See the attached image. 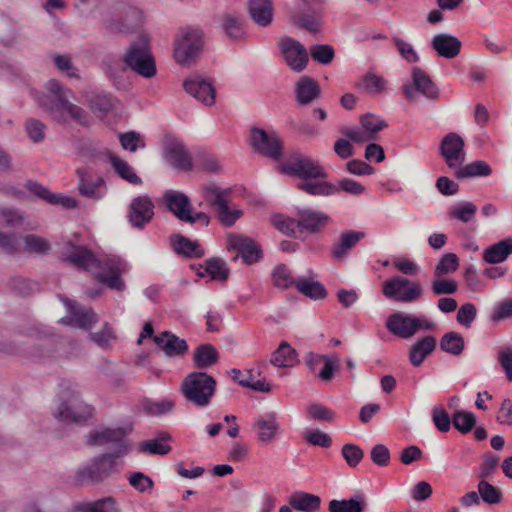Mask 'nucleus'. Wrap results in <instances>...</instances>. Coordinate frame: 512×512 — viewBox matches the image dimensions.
Masks as SVG:
<instances>
[{
  "instance_id": "nucleus-1",
  "label": "nucleus",
  "mask_w": 512,
  "mask_h": 512,
  "mask_svg": "<svg viewBox=\"0 0 512 512\" xmlns=\"http://www.w3.org/2000/svg\"><path fill=\"white\" fill-rule=\"evenodd\" d=\"M62 259L77 268L94 271L97 280L112 290L122 292L126 288L121 275L127 272L128 265L118 256L99 260L87 247L67 242L62 249Z\"/></svg>"
},
{
  "instance_id": "nucleus-2",
  "label": "nucleus",
  "mask_w": 512,
  "mask_h": 512,
  "mask_svg": "<svg viewBox=\"0 0 512 512\" xmlns=\"http://www.w3.org/2000/svg\"><path fill=\"white\" fill-rule=\"evenodd\" d=\"M46 88L48 93L37 97V102L54 121L60 124L66 123L65 113H67L78 124L89 125L87 112L70 101V98H74L71 89L65 88L56 79L49 80Z\"/></svg>"
},
{
  "instance_id": "nucleus-3",
  "label": "nucleus",
  "mask_w": 512,
  "mask_h": 512,
  "mask_svg": "<svg viewBox=\"0 0 512 512\" xmlns=\"http://www.w3.org/2000/svg\"><path fill=\"white\" fill-rule=\"evenodd\" d=\"M217 382L204 371L189 373L180 386L183 397L196 407H207L216 392Z\"/></svg>"
},
{
  "instance_id": "nucleus-4",
  "label": "nucleus",
  "mask_w": 512,
  "mask_h": 512,
  "mask_svg": "<svg viewBox=\"0 0 512 512\" xmlns=\"http://www.w3.org/2000/svg\"><path fill=\"white\" fill-rule=\"evenodd\" d=\"M123 61L128 70L144 78H152L157 73L155 58L145 38L130 43L123 54Z\"/></svg>"
},
{
  "instance_id": "nucleus-5",
  "label": "nucleus",
  "mask_w": 512,
  "mask_h": 512,
  "mask_svg": "<svg viewBox=\"0 0 512 512\" xmlns=\"http://www.w3.org/2000/svg\"><path fill=\"white\" fill-rule=\"evenodd\" d=\"M116 460V458L108 453L93 457L89 463L77 470L75 483L77 485H85L103 482L115 472Z\"/></svg>"
},
{
  "instance_id": "nucleus-6",
  "label": "nucleus",
  "mask_w": 512,
  "mask_h": 512,
  "mask_svg": "<svg viewBox=\"0 0 512 512\" xmlns=\"http://www.w3.org/2000/svg\"><path fill=\"white\" fill-rule=\"evenodd\" d=\"M203 32L196 27L179 28L174 41V58L181 65H188L202 50Z\"/></svg>"
},
{
  "instance_id": "nucleus-7",
  "label": "nucleus",
  "mask_w": 512,
  "mask_h": 512,
  "mask_svg": "<svg viewBox=\"0 0 512 512\" xmlns=\"http://www.w3.org/2000/svg\"><path fill=\"white\" fill-rule=\"evenodd\" d=\"M280 170L284 174L303 180V182L327 178V172L318 161L301 153L290 155L281 165Z\"/></svg>"
},
{
  "instance_id": "nucleus-8",
  "label": "nucleus",
  "mask_w": 512,
  "mask_h": 512,
  "mask_svg": "<svg viewBox=\"0 0 512 512\" xmlns=\"http://www.w3.org/2000/svg\"><path fill=\"white\" fill-rule=\"evenodd\" d=\"M229 190H223L217 185L203 186V197L211 208L215 211L218 220L222 225L231 227L239 219L243 212L240 209H231L228 206L227 195Z\"/></svg>"
},
{
  "instance_id": "nucleus-9",
  "label": "nucleus",
  "mask_w": 512,
  "mask_h": 512,
  "mask_svg": "<svg viewBox=\"0 0 512 512\" xmlns=\"http://www.w3.org/2000/svg\"><path fill=\"white\" fill-rule=\"evenodd\" d=\"M129 431L126 428H104L99 431L90 432L86 443L89 446L111 445L112 452L108 454L118 459L125 456L130 450V443L126 439Z\"/></svg>"
},
{
  "instance_id": "nucleus-10",
  "label": "nucleus",
  "mask_w": 512,
  "mask_h": 512,
  "mask_svg": "<svg viewBox=\"0 0 512 512\" xmlns=\"http://www.w3.org/2000/svg\"><path fill=\"white\" fill-rule=\"evenodd\" d=\"M411 83H405L402 91L405 98L410 102H417L419 94L429 100L439 98V89L430 76L420 67H413L411 70Z\"/></svg>"
},
{
  "instance_id": "nucleus-11",
  "label": "nucleus",
  "mask_w": 512,
  "mask_h": 512,
  "mask_svg": "<svg viewBox=\"0 0 512 512\" xmlns=\"http://www.w3.org/2000/svg\"><path fill=\"white\" fill-rule=\"evenodd\" d=\"M250 144L264 157L277 161L283 155V143L275 131H266L258 127H252Z\"/></svg>"
},
{
  "instance_id": "nucleus-12",
  "label": "nucleus",
  "mask_w": 512,
  "mask_h": 512,
  "mask_svg": "<svg viewBox=\"0 0 512 512\" xmlns=\"http://www.w3.org/2000/svg\"><path fill=\"white\" fill-rule=\"evenodd\" d=\"M423 289L417 282H411L409 279L395 276L387 280L383 285V294L389 299L400 302H413L422 296Z\"/></svg>"
},
{
  "instance_id": "nucleus-13",
  "label": "nucleus",
  "mask_w": 512,
  "mask_h": 512,
  "mask_svg": "<svg viewBox=\"0 0 512 512\" xmlns=\"http://www.w3.org/2000/svg\"><path fill=\"white\" fill-rule=\"evenodd\" d=\"M61 301L65 304L68 314L61 319V322L74 328L90 330L99 320L93 309L82 306L73 302L66 296H60Z\"/></svg>"
},
{
  "instance_id": "nucleus-14",
  "label": "nucleus",
  "mask_w": 512,
  "mask_h": 512,
  "mask_svg": "<svg viewBox=\"0 0 512 512\" xmlns=\"http://www.w3.org/2000/svg\"><path fill=\"white\" fill-rule=\"evenodd\" d=\"M93 414V408L80 401L77 397H72L60 403L55 412V417L64 423L85 424Z\"/></svg>"
},
{
  "instance_id": "nucleus-15",
  "label": "nucleus",
  "mask_w": 512,
  "mask_h": 512,
  "mask_svg": "<svg viewBox=\"0 0 512 512\" xmlns=\"http://www.w3.org/2000/svg\"><path fill=\"white\" fill-rule=\"evenodd\" d=\"M227 247L236 252L233 261L241 257L245 264L252 265L262 258V250L258 243L241 234H230Z\"/></svg>"
},
{
  "instance_id": "nucleus-16",
  "label": "nucleus",
  "mask_w": 512,
  "mask_h": 512,
  "mask_svg": "<svg viewBox=\"0 0 512 512\" xmlns=\"http://www.w3.org/2000/svg\"><path fill=\"white\" fill-rule=\"evenodd\" d=\"M279 47L287 65L295 72L303 71L308 64L309 56L306 48L297 40L284 36Z\"/></svg>"
},
{
  "instance_id": "nucleus-17",
  "label": "nucleus",
  "mask_w": 512,
  "mask_h": 512,
  "mask_svg": "<svg viewBox=\"0 0 512 512\" xmlns=\"http://www.w3.org/2000/svg\"><path fill=\"white\" fill-rule=\"evenodd\" d=\"M464 146L463 138L455 132H450L443 137L440 143V155L449 168L456 169L462 166L465 161Z\"/></svg>"
},
{
  "instance_id": "nucleus-18",
  "label": "nucleus",
  "mask_w": 512,
  "mask_h": 512,
  "mask_svg": "<svg viewBox=\"0 0 512 512\" xmlns=\"http://www.w3.org/2000/svg\"><path fill=\"white\" fill-rule=\"evenodd\" d=\"M154 203L148 195L132 199L128 208V221L137 229H143L154 217Z\"/></svg>"
},
{
  "instance_id": "nucleus-19",
  "label": "nucleus",
  "mask_w": 512,
  "mask_h": 512,
  "mask_svg": "<svg viewBox=\"0 0 512 512\" xmlns=\"http://www.w3.org/2000/svg\"><path fill=\"white\" fill-rule=\"evenodd\" d=\"M386 328L399 338L409 339L418 332V317L403 312L393 313L386 320Z\"/></svg>"
},
{
  "instance_id": "nucleus-20",
  "label": "nucleus",
  "mask_w": 512,
  "mask_h": 512,
  "mask_svg": "<svg viewBox=\"0 0 512 512\" xmlns=\"http://www.w3.org/2000/svg\"><path fill=\"white\" fill-rule=\"evenodd\" d=\"M183 87L189 95L205 105L211 106L215 103V88L210 81L201 75H193L185 79Z\"/></svg>"
},
{
  "instance_id": "nucleus-21",
  "label": "nucleus",
  "mask_w": 512,
  "mask_h": 512,
  "mask_svg": "<svg viewBox=\"0 0 512 512\" xmlns=\"http://www.w3.org/2000/svg\"><path fill=\"white\" fill-rule=\"evenodd\" d=\"M76 174L78 177L77 189L81 196L93 200H99L104 196L106 184L103 177L98 176L93 180L90 172L85 168H78Z\"/></svg>"
},
{
  "instance_id": "nucleus-22",
  "label": "nucleus",
  "mask_w": 512,
  "mask_h": 512,
  "mask_svg": "<svg viewBox=\"0 0 512 512\" xmlns=\"http://www.w3.org/2000/svg\"><path fill=\"white\" fill-rule=\"evenodd\" d=\"M163 200L167 209L173 213L178 220H190L188 212L193 211V206L190 198L186 194L176 190H167L163 195Z\"/></svg>"
},
{
  "instance_id": "nucleus-23",
  "label": "nucleus",
  "mask_w": 512,
  "mask_h": 512,
  "mask_svg": "<svg viewBox=\"0 0 512 512\" xmlns=\"http://www.w3.org/2000/svg\"><path fill=\"white\" fill-rule=\"evenodd\" d=\"M252 429L256 433L257 441L262 444L273 442L280 433V425L274 413L259 417L252 424Z\"/></svg>"
},
{
  "instance_id": "nucleus-24",
  "label": "nucleus",
  "mask_w": 512,
  "mask_h": 512,
  "mask_svg": "<svg viewBox=\"0 0 512 512\" xmlns=\"http://www.w3.org/2000/svg\"><path fill=\"white\" fill-rule=\"evenodd\" d=\"M101 68L116 89L125 87L124 75L128 68L123 61V57L119 58L114 54H107L101 61Z\"/></svg>"
},
{
  "instance_id": "nucleus-25",
  "label": "nucleus",
  "mask_w": 512,
  "mask_h": 512,
  "mask_svg": "<svg viewBox=\"0 0 512 512\" xmlns=\"http://www.w3.org/2000/svg\"><path fill=\"white\" fill-rule=\"evenodd\" d=\"M153 341L168 357L183 356L189 349L185 339H181L169 331L154 336Z\"/></svg>"
},
{
  "instance_id": "nucleus-26",
  "label": "nucleus",
  "mask_w": 512,
  "mask_h": 512,
  "mask_svg": "<svg viewBox=\"0 0 512 512\" xmlns=\"http://www.w3.org/2000/svg\"><path fill=\"white\" fill-rule=\"evenodd\" d=\"M431 47L440 57L453 59L460 54L462 42L451 34L439 33L432 38Z\"/></svg>"
},
{
  "instance_id": "nucleus-27",
  "label": "nucleus",
  "mask_w": 512,
  "mask_h": 512,
  "mask_svg": "<svg viewBox=\"0 0 512 512\" xmlns=\"http://www.w3.org/2000/svg\"><path fill=\"white\" fill-rule=\"evenodd\" d=\"M321 95L319 83L312 77L304 75L295 85V98L299 105H309Z\"/></svg>"
},
{
  "instance_id": "nucleus-28",
  "label": "nucleus",
  "mask_w": 512,
  "mask_h": 512,
  "mask_svg": "<svg viewBox=\"0 0 512 512\" xmlns=\"http://www.w3.org/2000/svg\"><path fill=\"white\" fill-rule=\"evenodd\" d=\"M296 215L298 217L299 228L307 230L310 233L319 232L330 221L329 215L310 208L299 209Z\"/></svg>"
},
{
  "instance_id": "nucleus-29",
  "label": "nucleus",
  "mask_w": 512,
  "mask_h": 512,
  "mask_svg": "<svg viewBox=\"0 0 512 512\" xmlns=\"http://www.w3.org/2000/svg\"><path fill=\"white\" fill-rule=\"evenodd\" d=\"M166 155L169 162L179 170L190 171L193 167L191 155L181 142H170L166 146Z\"/></svg>"
},
{
  "instance_id": "nucleus-30",
  "label": "nucleus",
  "mask_w": 512,
  "mask_h": 512,
  "mask_svg": "<svg viewBox=\"0 0 512 512\" xmlns=\"http://www.w3.org/2000/svg\"><path fill=\"white\" fill-rule=\"evenodd\" d=\"M437 347V340L432 335H426L418 339L409 350V361L414 367L422 365L427 356H429Z\"/></svg>"
},
{
  "instance_id": "nucleus-31",
  "label": "nucleus",
  "mask_w": 512,
  "mask_h": 512,
  "mask_svg": "<svg viewBox=\"0 0 512 512\" xmlns=\"http://www.w3.org/2000/svg\"><path fill=\"white\" fill-rule=\"evenodd\" d=\"M170 243L174 251L185 258H201L204 256V249L197 241H192L181 234L170 236Z\"/></svg>"
},
{
  "instance_id": "nucleus-32",
  "label": "nucleus",
  "mask_w": 512,
  "mask_h": 512,
  "mask_svg": "<svg viewBox=\"0 0 512 512\" xmlns=\"http://www.w3.org/2000/svg\"><path fill=\"white\" fill-rule=\"evenodd\" d=\"M365 237L362 231L345 230L343 231L338 241L333 245L332 256L335 259H342L347 256L349 251L354 248L358 242Z\"/></svg>"
},
{
  "instance_id": "nucleus-33",
  "label": "nucleus",
  "mask_w": 512,
  "mask_h": 512,
  "mask_svg": "<svg viewBox=\"0 0 512 512\" xmlns=\"http://www.w3.org/2000/svg\"><path fill=\"white\" fill-rule=\"evenodd\" d=\"M367 500L363 493H355L348 499L336 500L329 502V512H365L367 509Z\"/></svg>"
},
{
  "instance_id": "nucleus-34",
  "label": "nucleus",
  "mask_w": 512,
  "mask_h": 512,
  "mask_svg": "<svg viewBox=\"0 0 512 512\" xmlns=\"http://www.w3.org/2000/svg\"><path fill=\"white\" fill-rule=\"evenodd\" d=\"M512 254V237L504 238L483 251V260L489 264L504 262Z\"/></svg>"
},
{
  "instance_id": "nucleus-35",
  "label": "nucleus",
  "mask_w": 512,
  "mask_h": 512,
  "mask_svg": "<svg viewBox=\"0 0 512 512\" xmlns=\"http://www.w3.org/2000/svg\"><path fill=\"white\" fill-rule=\"evenodd\" d=\"M248 11L253 21L259 26H268L273 19L271 0H249Z\"/></svg>"
},
{
  "instance_id": "nucleus-36",
  "label": "nucleus",
  "mask_w": 512,
  "mask_h": 512,
  "mask_svg": "<svg viewBox=\"0 0 512 512\" xmlns=\"http://www.w3.org/2000/svg\"><path fill=\"white\" fill-rule=\"evenodd\" d=\"M219 361L217 349L209 343H203L197 346L193 353L194 367L199 370L207 369Z\"/></svg>"
},
{
  "instance_id": "nucleus-37",
  "label": "nucleus",
  "mask_w": 512,
  "mask_h": 512,
  "mask_svg": "<svg viewBox=\"0 0 512 512\" xmlns=\"http://www.w3.org/2000/svg\"><path fill=\"white\" fill-rule=\"evenodd\" d=\"M297 189L312 196H332L339 193V187L336 184L325 181L324 179L308 180L297 184Z\"/></svg>"
},
{
  "instance_id": "nucleus-38",
  "label": "nucleus",
  "mask_w": 512,
  "mask_h": 512,
  "mask_svg": "<svg viewBox=\"0 0 512 512\" xmlns=\"http://www.w3.org/2000/svg\"><path fill=\"white\" fill-rule=\"evenodd\" d=\"M298 362L296 350L286 341L280 343L270 359V363L279 368L292 367Z\"/></svg>"
},
{
  "instance_id": "nucleus-39",
  "label": "nucleus",
  "mask_w": 512,
  "mask_h": 512,
  "mask_svg": "<svg viewBox=\"0 0 512 512\" xmlns=\"http://www.w3.org/2000/svg\"><path fill=\"white\" fill-rule=\"evenodd\" d=\"M105 153L108 156L114 171L119 177L133 185L142 184L141 178L125 160L121 159L109 150H106Z\"/></svg>"
},
{
  "instance_id": "nucleus-40",
  "label": "nucleus",
  "mask_w": 512,
  "mask_h": 512,
  "mask_svg": "<svg viewBox=\"0 0 512 512\" xmlns=\"http://www.w3.org/2000/svg\"><path fill=\"white\" fill-rule=\"evenodd\" d=\"M87 105L97 116H104L114 108V98L109 93L93 92L87 95Z\"/></svg>"
},
{
  "instance_id": "nucleus-41",
  "label": "nucleus",
  "mask_w": 512,
  "mask_h": 512,
  "mask_svg": "<svg viewBox=\"0 0 512 512\" xmlns=\"http://www.w3.org/2000/svg\"><path fill=\"white\" fill-rule=\"evenodd\" d=\"M296 289L298 292L312 300H322L328 295L324 285L312 278H298L296 279Z\"/></svg>"
},
{
  "instance_id": "nucleus-42",
  "label": "nucleus",
  "mask_w": 512,
  "mask_h": 512,
  "mask_svg": "<svg viewBox=\"0 0 512 512\" xmlns=\"http://www.w3.org/2000/svg\"><path fill=\"white\" fill-rule=\"evenodd\" d=\"M197 274L200 277H204L207 274L212 280L225 282L229 277L230 270L223 259L212 257L205 261L204 271H198Z\"/></svg>"
},
{
  "instance_id": "nucleus-43",
  "label": "nucleus",
  "mask_w": 512,
  "mask_h": 512,
  "mask_svg": "<svg viewBox=\"0 0 512 512\" xmlns=\"http://www.w3.org/2000/svg\"><path fill=\"white\" fill-rule=\"evenodd\" d=\"M288 502L292 508L302 512L317 511L321 505L319 496L306 492H299L290 496Z\"/></svg>"
},
{
  "instance_id": "nucleus-44",
  "label": "nucleus",
  "mask_w": 512,
  "mask_h": 512,
  "mask_svg": "<svg viewBox=\"0 0 512 512\" xmlns=\"http://www.w3.org/2000/svg\"><path fill=\"white\" fill-rule=\"evenodd\" d=\"M0 351L33 358H41L45 356V352L39 345L30 342H24L21 345H16L14 343L8 342H1Z\"/></svg>"
},
{
  "instance_id": "nucleus-45",
  "label": "nucleus",
  "mask_w": 512,
  "mask_h": 512,
  "mask_svg": "<svg viewBox=\"0 0 512 512\" xmlns=\"http://www.w3.org/2000/svg\"><path fill=\"white\" fill-rule=\"evenodd\" d=\"M439 347L445 353L460 356L465 349V341L460 333L450 331L441 337Z\"/></svg>"
},
{
  "instance_id": "nucleus-46",
  "label": "nucleus",
  "mask_w": 512,
  "mask_h": 512,
  "mask_svg": "<svg viewBox=\"0 0 512 512\" xmlns=\"http://www.w3.org/2000/svg\"><path fill=\"white\" fill-rule=\"evenodd\" d=\"M171 436L167 432H162L155 439L146 440L140 443V451L153 455H166L171 451V446L167 442Z\"/></svg>"
},
{
  "instance_id": "nucleus-47",
  "label": "nucleus",
  "mask_w": 512,
  "mask_h": 512,
  "mask_svg": "<svg viewBox=\"0 0 512 512\" xmlns=\"http://www.w3.org/2000/svg\"><path fill=\"white\" fill-rule=\"evenodd\" d=\"M492 173V169L488 163L482 160L473 161L465 166L456 168L455 176L458 179L471 177H485Z\"/></svg>"
},
{
  "instance_id": "nucleus-48",
  "label": "nucleus",
  "mask_w": 512,
  "mask_h": 512,
  "mask_svg": "<svg viewBox=\"0 0 512 512\" xmlns=\"http://www.w3.org/2000/svg\"><path fill=\"white\" fill-rule=\"evenodd\" d=\"M230 375L234 381L238 382V384L243 387L264 393H269L271 391V385L266 383L264 379L256 381L253 380L254 376L251 370L247 372V377L242 379L240 378L241 371L239 369L233 368L230 371Z\"/></svg>"
},
{
  "instance_id": "nucleus-49",
  "label": "nucleus",
  "mask_w": 512,
  "mask_h": 512,
  "mask_svg": "<svg viewBox=\"0 0 512 512\" xmlns=\"http://www.w3.org/2000/svg\"><path fill=\"white\" fill-rule=\"evenodd\" d=\"M476 415L473 412L457 410L452 415V424L461 434H468L476 426Z\"/></svg>"
},
{
  "instance_id": "nucleus-50",
  "label": "nucleus",
  "mask_w": 512,
  "mask_h": 512,
  "mask_svg": "<svg viewBox=\"0 0 512 512\" xmlns=\"http://www.w3.org/2000/svg\"><path fill=\"white\" fill-rule=\"evenodd\" d=\"M222 26L226 35L233 40L241 39L244 35L243 19L239 15H224Z\"/></svg>"
},
{
  "instance_id": "nucleus-51",
  "label": "nucleus",
  "mask_w": 512,
  "mask_h": 512,
  "mask_svg": "<svg viewBox=\"0 0 512 512\" xmlns=\"http://www.w3.org/2000/svg\"><path fill=\"white\" fill-rule=\"evenodd\" d=\"M25 251L37 255H46L51 250L49 241L36 234H27L23 237Z\"/></svg>"
},
{
  "instance_id": "nucleus-52",
  "label": "nucleus",
  "mask_w": 512,
  "mask_h": 512,
  "mask_svg": "<svg viewBox=\"0 0 512 512\" xmlns=\"http://www.w3.org/2000/svg\"><path fill=\"white\" fill-rule=\"evenodd\" d=\"M477 212V206L472 202H463L459 205L452 206L448 215L450 218L457 219L463 223H468L473 220Z\"/></svg>"
},
{
  "instance_id": "nucleus-53",
  "label": "nucleus",
  "mask_w": 512,
  "mask_h": 512,
  "mask_svg": "<svg viewBox=\"0 0 512 512\" xmlns=\"http://www.w3.org/2000/svg\"><path fill=\"white\" fill-rule=\"evenodd\" d=\"M9 287L15 294L27 297L38 290L39 286L27 278L15 276L10 279Z\"/></svg>"
},
{
  "instance_id": "nucleus-54",
  "label": "nucleus",
  "mask_w": 512,
  "mask_h": 512,
  "mask_svg": "<svg viewBox=\"0 0 512 512\" xmlns=\"http://www.w3.org/2000/svg\"><path fill=\"white\" fill-rule=\"evenodd\" d=\"M273 284L280 289L290 286L296 287V279L292 277L290 269L285 264L277 265L272 272Z\"/></svg>"
},
{
  "instance_id": "nucleus-55",
  "label": "nucleus",
  "mask_w": 512,
  "mask_h": 512,
  "mask_svg": "<svg viewBox=\"0 0 512 512\" xmlns=\"http://www.w3.org/2000/svg\"><path fill=\"white\" fill-rule=\"evenodd\" d=\"M312 59L321 64H330L335 57V50L333 46L329 44H315L309 48Z\"/></svg>"
},
{
  "instance_id": "nucleus-56",
  "label": "nucleus",
  "mask_w": 512,
  "mask_h": 512,
  "mask_svg": "<svg viewBox=\"0 0 512 512\" xmlns=\"http://www.w3.org/2000/svg\"><path fill=\"white\" fill-rule=\"evenodd\" d=\"M478 493L480 498L489 505L498 504L502 500V492L501 490L490 484L485 480H481L478 483Z\"/></svg>"
},
{
  "instance_id": "nucleus-57",
  "label": "nucleus",
  "mask_w": 512,
  "mask_h": 512,
  "mask_svg": "<svg viewBox=\"0 0 512 512\" xmlns=\"http://www.w3.org/2000/svg\"><path fill=\"white\" fill-rule=\"evenodd\" d=\"M459 267V258L455 253L444 254L434 270V277H442L445 274L455 272Z\"/></svg>"
},
{
  "instance_id": "nucleus-58",
  "label": "nucleus",
  "mask_w": 512,
  "mask_h": 512,
  "mask_svg": "<svg viewBox=\"0 0 512 512\" xmlns=\"http://www.w3.org/2000/svg\"><path fill=\"white\" fill-rule=\"evenodd\" d=\"M341 455L350 468H356L364 458L363 449L353 443H347L342 446Z\"/></svg>"
},
{
  "instance_id": "nucleus-59",
  "label": "nucleus",
  "mask_w": 512,
  "mask_h": 512,
  "mask_svg": "<svg viewBox=\"0 0 512 512\" xmlns=\"http://www.w3.org/2000/svg\"><path fill=\"white\" fill-rule=\"evenodd\" d=\"M175 402L170 399H163L160 401L146 400L143 403L144 411L152 416H160L173 410Z\"/></svg>"
},
{
  "instance_id": "nucleus-60",
  "label": "nucleus",
  "mask_w": 512,
  "mask_h": 512,
  "mask_svg": "<svg viewBox=\"0 0 512 512\" xmlns=\"http://www.w3.org/2000/svg\"><path fill=\"white\" fill-rule=\"evenodd\" d=\"M293 22L296 26L309 31L312 34L320 32L321 20L316 14L309 15L307 13H301L297 17H294Z\"/></svg>"
},
{
  "instance_id": "nucleus-61",
  "label": "nucleus",
  "mask_w": 512,
  "mask_h": 512,
  "mask_svg": "<svg viewBox=\"0 0 512 512\" xmlns=\"http://www.w3.org/2000/svg\"><path fill=\"white\" fill-rule=\"evenodd\" d=\"M119 141L123 149L128 150L130 152H135L138 148L145 147L144 139L139 133L135 131L121 133L119 135Z\"/></svg>"
},
{
  "instance_id": "nucleus-62",
  "label": "nucleus",
  "mask_w": 512,
  "mask_h": 512,
  "mask_svg": "<svg viewBox=\"0 0 512 512\" xmlns=\"http://www.w3.org/2000/svg\"><path fill=\"white\" fill-rule=\"evenodd\" d=\"M435 278L431 283V291L434 295H451L457 292L458 284L454 279Z\"/></svg>"
},
{
  "instance_id": "nucleus-63",
  "label": "nucleus",
  "mask_w": 512,
  "mask_h": 512,
  "mask_svg": "<svg viewBox=\"0 0 512 512\" xmlns=\"http://www.w3.org/2000/svg\"><path fill=\"white\" fill-rule=\"evenodd\" d=\"M129 484L140 493L150 492L153 489V480L142 472L131 473L128 477Z\"/></svg>"
},
{
  "instance_id": "nucleus-64",
  "label": "nucleus",
  "mask_w": 512,
  "mask_h": 512,
  "mask_svg": "<svg viewBox=\"0 0 512 512\" xmlns=\"http://www.w3.org/2000/svg\"><path fill=\"white\" fill-rule=\"evenodd\" d=\"M432 421L440 432H448L451 427L452 417L441 406H435L432 409Z\"/></svg>"
}]
</instances>
